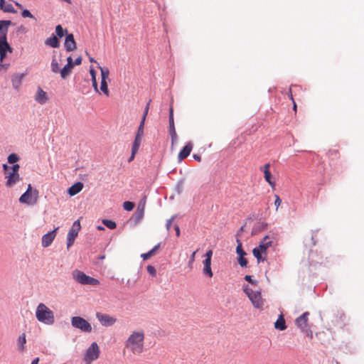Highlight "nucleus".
<instances>
[{
	"instance_id": "obj_1",
	"label": "nucleus",
	"mask_w": 364,
	"mask_h": 364,
	"mask_svg": "<svg viewBox=\"0 0 364 364\" xmlns=\"http://www.w3.org/2000/svg\"><path fill=\"white\" fill-rule=\"evenodd\" d=\"M145 333L143 329L134 331L127 338L124 348L132 354L139 355L145 350L144 348Z\"/></svg>"
},
{
	"instance_id": "obj_2",
	"label": "nucleus",
	"mask_w": 364,
	"mask_h": 364,
	"mask_svg": "<svg viewBox=\"0 0 364 364\" xmlns=\"http://www.w3.org/2000/svg\"><path fill=\"white\" fill-rule=\"evenodd\" d=\"M36 316L38 321L47 325H52L55 321L53 312L43 303L38 305Z\"/></svg>"
},
{
	"instance_id": "obj_3",
	"label": "nucleus",
	"mask_w": 364,
	"mask_h": 364,
	"mask_svg": "<svg viewBox=\"0 0 364 364\" xmlns=\"http://www.w3.org/2000/svg\"><path fill=\"white\" fill-rule=\"evenodd\" d=\"M272 245V239L266 235L259 242L258 247H255L252 254L257 259V262H264L266 260L267 251Z\"/></svg>"
},
{
	"instance_id": "obj_4",
	"label": "nucleus",
	"mask_w": 364,
	"mask_h": 364,
	"mask_svg": "<svg viewBox=\"0 0 364 364\" xmlns=\"http://www.w3.org/2000/svg\"><path fill=\"white\" fill-rule=\"evenodd\" d=\"M38 198V191L33 189L31 185L28 186L26 191L23 193L19 198L21 203L27 204L28 205H33L36 204Z\"/></svg>"
},
{
	"instance_id": "obj_5",
	"label": "nucleus",
	"mask_w": 364,
	"mask_h": 364,
	"mask_svg": "<svg viewBox=\"0 0 364 364\" xmlns=\"http://www.w3.org/2000/svg\"><path fill=\"white\" fill-rule=\"evenodd\" d=\"M72 276L73 279L80 284L97 286L100 284L98 279L91 277L78 269L74 270L72 273Z\"/></svg>"
},
{
	"instance_id": "obj_6",
	"label": "nucleus",
	"mask_w": 364,
	"mask_h": 364,
	"mask_svg": "<svg viewBox=\"0 0 364 364\" xmlns=\"http://www.w3.org/2000/svg\"><path fill=\"white\" fill-rule=\"evenodd\" d=\"M244 291L248 296L249 299L251 301L254 307L260 309L263 306L264 300L262 297L260 291H254L247 286L244 288Z\"/></svg>"
},
{
	"instance_id": "obj_7",
	"label": "nucleus",
	"mask_w": 364,
	"mask_h": 364,
	"mask_svg": "<svg viewBox=\"0 0 364 364\" xmlns=\"http://www.w3.org/2000/svg\"><path fill=\"white\" fill-rule=\"evenodd\" d=\"M71 324L82 332L90 333L92 330L91 324L80 316H73L71 318Z\"/></svg>"
},
{
	"instance_id": "obj_8",
	"label": "nucleus",
	"mask_w": 364,
	"mask_h": 364,
	"mask_svg": "<svg viewBox=\"0 0 364 364\" xmlns=\"http://www.w3.org/2000/svg\"><path fill=\"white\" fill-rule=\"evenodd\" d=\"M81 225L80 220L75 221L72 225V228L69 230L67 235V248L69 249L74 243L75 238L77 237L79 231L80 230Z\"/></svg>"
},
{
	"instance_id": "obj_9",
	"label": "nucleus",
	"mask_w": 364,
	"mask_h": 364,
	"mask_svg": "<svg viewBox=\"0 0 364 364\" xmlns=\"http://www.w3.org/2000/svg\"><path fill=\"white\" fill-rule=\"evenodd\" d=\"M6 178L5 185L7 188H11L16 185L21 179L18 173H14L7 169H3Z\"/></svg>"
},
{
	"instance_id": "obj_10",
	"label": "nucleus",
	"mask_w": 364,
	"mask_h": 364,
	"mask_svg": "<svg viewBox=\"0 0 364 364\" xmlns=\"http://www.w3.org/2000/svg\"><path fill=\"white\" fill-rule=\"evenodd\" d=\"M96 318L102 326L106 327L114 325L117 321L116 317L101 312L96 313Z\"/></svg>"
},
{
	"instance_id": "obj_11",
	"label": "nucleus",
	"mask_w": 364,
	"mask_h": 364,
	"mask_svg": "<svg viewBox=\"0 0 364 364\" xmlns=\"http://www.w3.org/2000/svg\"><path fill=\"white\" fill-rule=\"evenodd\" d=\"M212 256L213 251L211 250H209L208 251L206 252L205 255V259L203 261V273L209 278H211L213 276V273L211 269Z\"/></svg>"
},
{
	"instance_id": "obj_12",
	"label": "nucleus",
	"mask_w": 364,
	"mask_h": 364,
	"mask_svg": "<svg viewBox=\"0 0 364 364\" xmlns=\"http://www.w3.org/2000/svg\"><path fill=\"white\" fill-rule=\"evenodd\" d=\"M100 348L96 342H93L86 351L85 360L90 362L94 361L99 358Z\"/></svg>"
},
{
	"instance_id": "obj_13",
	"label": "nucleus",
	"mask_w": 364,
	"mask_h": 364,
	"mask_svg": "<svg viewBox=\"0 0 364 364\" xmlns=\"http://www.w3.org/2000/svg\"><path fill=\"white\" fill-rule=\"evenodd\" d=\"M7 50L10 52L12 51V48L10 47L9 44L6 40V33H4L2 36L0 37V60L3 61L4 58L6 55Z\"/></svg>"
},
{
	"instance_id": "obj_14",
	"label": "nucleus",
	"mask_w": 364,
	"mask_h": 364,
	"mask_svg": "<svg viewBox=\"0 0 364 364\" xmlns=\"http://www.w3.org/2000/svg\"><path fill=\"white\" fill-rule=\"evenodd\" d=\"M310 314L309 312H304L302 315L298 317L296 321V325L298 328H299L301 331L306 330L309 328V316Z\"/></svg>"
},
{
	"instance_id": "obj_15",
	"label": "nucleus",
	"mask_w": 364,
	"mask_h": 364,
	"mask_svg": "<svg viewBox=\"0 0 364 364\" xmlns=\"http://www.w3.org/2000/svg\"><path fill=\"white\" fill-rule=\"evenodd\" d=\"M58 229V228H56L42 237L41 245L43 247H47L51 245L55 237Z\"/></svg>"
},
{
	"instance_id": "obj_16",
	"label": "nucleus",
	"mask_w": 364,
	"mask_h": 364,
	"mask_svg": "<svg viewBox=\"0 0 364 364\" xmlns=\"http://www.w3.org/2000/svg\"><path fill=\"white\" fill-rule=\"evenodd\" d=\"M68 63L60 70V74L62 78L65 79L70 73L74 67L73 58L69 56L67 58Z\"/></svg>"
},
{
	"instance_id": "obj_17",
	"label": "nucleus",
	"mask_w": 364,
	"mask_h": 364,
	"mask_svg": "<svg viewBox=\"0 0 364 364\" xmlns=\"http://www.w3.org/2000/svg\"><path fill=\"white\" fill-rule=\"evenodd\" d=\"M64 46L66 50L68 52L73 51L76 49L77 46L73 34L69 33L66 35Z\"/></svg>"
},
{
	"instance_id": "obj_18",
	"label": "nucleus",
	"mask_w": 364,
	"mask_h": 364,
	"mask_svg": "<svg viewBox=\"0 0 364 364\" xmlns=\"http://www.w3.org/2000/svg\"><path fill=\"white\" fill-rule=\"evenodd\" d=\"M193 146V143L191 141L188 142L186 144L183 149L178 153V159L179 161H183L184 159L187 158L190 155Z\"/></svg>"
},
{
	"instance_id": "obj_19",
	"label": "nucleus",
	"mask_w": 364,
	"mask_h": 364,
	"mask_svg": "<svg viewBox=\"0 0 364 364\" xmlns=\"http://www.w3.org/2000/svg\"><path fill=\"white\" fill-rule=\"evenodd\" d=\"M25 77V74L23 73H16L12 75L11 77V82L13 87L18 90L21 86L22 80L23 77Z\"/></svg>"
},
{
	"instance_id": "obj_20",
	"label": "nucleus",
	"mask_w": 364,
	"mask_h": 364,
	"mask_svg": "<svg viewBox=\"0 0 364 364\" xmlns=\"http://www.w3.org/2000/svg\"><path fill=\"white\" fill-rule=\"evenodd\" d=\"M269 168H270V164H266L264 165L263 167H261L260 169L264 173V177L265 181L271 186H274V183L272 181V173H271V172L269 171Z\"/></svg>"
},
{
	"instance_id": "obj_21",
	"label": "nucleus",
	"mask_w": 364,
	"mask_h": 364,
	"mask_svg": "<svg viewBox=\"0 0 364 364\" xmlns=\"http://www.w3.org/2000/svg\"><path fill=\"white\" fill-rule=\"evenodd\" d=\"M145 203L139 204L135 213L133 215V219L135 223H138L144 217Z\"/></svg>"
},
{
	"instance_id": "obj_22",
	"label": "nucleus",
	"mask_w": 364,
	"mask_h": 364,
	"mask_svg": "<svg viewBox=\"0 0 364 364\" xmlns=\"http://www.w3.org/2000/svg\"><path fill=\"white\" fill-rule=\"evenodd\" d=\"M150 102H151V101H149L147 103V105H146V106L145 107L144 114V116L142 117L141 122V123H140V124L139 126V128H138L137 133H136V136H139L143 137L144 122H145V119H146V115L148 114Z\"/></svg>"
},
{
	"instance_id": "obj_23",
	"label": "nucleus",
	"mask_w": 364,
	"mask_h": 364,
	"mask_svg": "<svg viewBox=\"0 0 364 364\" xmlns=\"http://www.w3.org/2000/svg\"><path fill=\"white\" fill-rule=\"evenodd\" d=\"M35 100L36 102L41 105L45 104L48 100L46 92H44L41 87H38Z\"/></svg>"
},
{
	"instance_id": "obj_24",
	"label": "nucleus",
	"mask_w": 364,
	"mask_h": 364,
	"mask_svg": "<svg viewBox=\"0 0 364 364\" xmlns=\"http://www.w3.org/2000/svg\"><path fill=\"white\" fill-rule=\"evenodd\" d=\"M83 188V184L81 182H77L71 186L68 189V193L70 196H73L80 193Z\"/></svg>"
},
{
	"instance_id": "obj_25",
	"label": "nucleus",
	"mask_w": 364,
	"mask_h": 364,
	"mask_svg": "<svg viewBox=\"0 0 364 364\" xmlns=\"http://www.w3.org/2000/svg\"><path fill=\"white\" fill-rule=\"evenodd\" d=\"M0 10L6 13L16 14V11L10 4H6L5 0H0Z\"/></svg>"
},
{
	"instance_id": "obj_26",
	"label": "nucleus",
	"mask_w": 364,
	"mask_h": 364,
	"mask_svg": "<svg viewBox=\"0 0 364 364\" xmlns=\"http://www.w3.org/2000/svg\"><path fill=\"white\" fill-rule=\"evenodd\" d=\"M274 328L276 329H278V330H280V331H283V330H285L287 328L285 320H284V318L282 314H281L279 316V318H277V320L274 323Z\"/></svg>"
},
{
	"instance_id": "obj_27",
	"label": "nucleus",
	"mask_w": 364,
	"mask_h": 364,
	"mask_svg": "<svg viewBox=\"0 0 364 364\" xmlns=\"http://www.w3.org/2000/svg\"><path fill=\"white\" fill-rule=\"evenodd\" d=\"M45 44L52 48H58L60 46L59 41L57 36L53 35L51 37L47 38L45 41Z\"/></svg>"
},
{
	"instance_id": "obj_28",
	"label": "nucleus",
	"mask_w": 364,
	"mask_h": 364,
	"mask_svg": "<svg viewBox=\"0 0 364 364\" xmlns=\"http://www.w3.org/2000/svg\"><path fill=\"white\" fill-rule=\"evenodd\" d=\"M159 247H160V243L155 245L148 252L142 254L141 255V257L143 258L144 260H146V259H149L151 257L155 255L156 253L157 252V251L159 250Z\"/></svg>"
},
{
	"instance_id": "obj_29",
	"label": "nucleus",
	"mask_w": 364,
	"mask_h": 364,
	"mask_svg": "<svg viewBox=\"0 0 364 364\" xmlns=\"http://www.w3.org/2000/svg\"><path fill=\"white\" fill-rule=\"evenodd\" d=\"M11 24V21L9 20L0 21V32L2 31L3 34L7 33L8 27Z\"/></svg>"
},
{
	"instance_id": "obj_30",
	"label": "nucleus",
	"mask_w": 364,
	"mask_h": 364,
	"mask_svg": "<svg viewBox=\"0 0 364 364\" xmlns=\"http://www.w3.org/2000/svg\"><path fill=\"white\" fill-rule=\"evenodd\" d=\"M26 343V335H25V333H23L18 338V350L20 351L24 350Z\"/></svg>"
},
{
	"instance_id": "obj_31",
	"label": "nucleus",
	"mask_w": 364,
	"mask_h": 364,
	"mask_svg": "<svg viewBox=\"0 0 364 364\" xmlns=\"http://www.w3.org/2000/svg\"><path fill=\"white\" fill-rule=\"evenodd\" d=\"M50 67L52 72L54 73H58L60 72L59 63L55 58H53Z\"/></svg>"
},
{
	"instance_id": "obj_32",
	"label": "nucleus",
	"mask_w": 364,
	"mask_h": 364,
	"mask_svg": "<svg viewBox=\"0 0 364 364\" xmlns=\"http://www.w3.org/2000/svg\"><path fill=\"white\" fill-rule=\"evenodd\" d=\"M142 138L143 137L139 136H135L134 141L132 144V148L134 150V151H138L139 146L141 145V141H142Z\"/></svg>"
},
{
	"instance_id": "obj_33",
	"label": "nucleus",
	"mask_w": 364,
	"mask_h": 364,
	"mask_svg": "<svg viewBox=\"0 0 364 364\" xmlns=\"http://www.w3.org/2000/svg\"><path fill=\"white\" fill-rule=\"evenodd\" d=\"M99 69L100 70V72H101V78H102L101 80L107 81V80L109 77V71L108 68L99 66Z\"/></svg>"
},
{
	"instance_id": "obj_34",
	"label": "nucleus",
	"mask_w": 364,
	"mask_h": 364,
	"mask_svg": "<svg viewBox=\"0 0 364 364\" xmlns=\"http://www.w3.org/2000/svg\"><path fill=\"white\" fill-rule=\"evenodd\" d=\"M237 247H236V252L238 255V256H245L246 255V252L242 249V245L241 241L239 239H237Z\"/></svg>"
},
{
	"instance_id": "obj_35",
	"label": "nucleus",
	"mask_w": 364,
	"mask_h": 364,
	"mask_svg": "<svg viewBox=\"0 0 364 364\" xmlns=\"http://www.w3.org/2000/svg\"><path fill=\"white\" fill-rule=\"evenodd\" d=\"M100 90L106 95H109V91L107 87V82L105 80H101Z\"/></svg>"
},
{
	"instance_id": "obj_36",
	"label": "nucleus",
	"mask_w": 364,
	"mask_h": 364,
	"mask_svg": "<svg viewBox=\"0 0 364 364\" xmlns=\"http://www.w3.org/2000/svg\"><path fill=\"white\" fill-rule=\"evenodd\" d=\"M19 168H20V166L17 164H14L11 166H8L7 164H3V169H7V170L13 171L14 173H18Z\"/></svg>"
},
{
	"instance_id": "obj_37",
	"label": "nucleus",
	"mask_w": 364,
	"mask_h": 364,
	"mask_svg": "<svg viewBox=\"0 0 364 364\" xmlns=\"http://www.w3.org/2000/svg\"><path fill=\"white\" fill-rule=\"evenodd\" d=\"M102 223L106 226L108 228L111 229V230H113V229H115L116 227H117V224L114 221H112V220H107V219H104L102 220Z\"/></svg>"
},
{
	"instance_id": "obj_38",
	"label": "nucleus",
	"mask_w": 364,
	"mask_h": 364,
	"mask_svg": "<svg viewBox=\"0 0 364 364\" xmlns=\"http://www.w3.org/2000/svg\"><path fill=\"white\" fill-rule=\"evenodd\" d=\"M169 134L171 137L172 144L177 140V134L175 129V127H169Z\"/></svg>"
},
{
	"instance_id": "obj_39",
	"label": "nucleus",
	"mask_w": 364,
	"mask_h": 364,
	"mask_svg": "<svg viewBox=\"0 0 364 364\" xmlns=\"http://www.w3.org/2000/svg\"><path fill=\"white\" fill-rule=\"evenodd\" d=\"M123 208L124 210H126L127 211H131L134 208V204L130 201H125L123 203Z\"/></svg>"
},
{
	"instance_id": "obj_40",
	"label": "nucleus",
	"mask_w": 364,
	"mask_h": 364,
	"mask_svg": "<svg viewBox=\"0 0 364 364\" xmlns=\"http://www.w3.org/2000/svg\"><path fill=\"white\" fill-rule=\"evenodd\" d=\"M19 158L16 154H11L8 156V162L9 164H15L18 161Z\"/></svg>"
},
{
	"instance_id": "obj_41",
	"label": "nucleus",
	"mask_w": 364,
	"mask_h": 364,
	"mask_svg": "<svg viewBox=\"0 0 364 364\" xmlns=\"http://www.w3.org/2000/svg\"><path fill=\"white\" fill-rule=\"evenodd\" d=\"M327 155L331 157V158H333V157H338V155H339V153H338V151L336 149H331L328 150V151L327 152Z\"/></svg>"
},
{
	"instance_id": "obj_42",
	"label": "nucleus",
	"mask_w": 364,
	"mask_h": 364,
	"mask_svg": "<svg viewBox=\"0 0 364 364\" xmlns=\"http://www.w3.org/2000/svg\"><path fill=\"white\" fill-rule=\"evenodd\" d=\"M175 127L173 119V107H170L169 109V127Z\"/></svg>"
},
{
	"instance_id": "obj_43",
	"label": "nucleus",
	"mask_w": 364,
	"mask_h": 364,
	"mask_svg": "<svg viewBox=\"0 0 364 364\" xmlns=\"http://www.w3.org/2000/svg\"><path fill=\"white\" fill-rule=\"evenodd\" d=\"M288 96L289 97V99L291 100L292 102V104H293V109L295 111V112H296V108H297V106H296V104L294 101V97H293V94H292V90H291V88L290 87L289 90V92H288Z\"/></svg>"
},
{
	"instance_id": "obj_44",
	"label": "nucleus",
	"mask_w": 364,
	"mask_h": 364,
	"mask_svg": "<svg viewBox=\"0 0 364 364\" xmlns=\"http://www.w3.org/2000/svg\"><path fill=\"white\" fill-rule=\"evenodd\" d=\"M55 33L59 38H62L64 36V31L61 25H58L55 27Z\"/></svg>"
},
{
	"instance_id": "obj_45",
	"label": "nucleus",
	"mask_w": 364,
	"mask_h": 364,
	"mask_svg": "<svg viewBox=\"0 0 364 364\" xmlns=\"http://www.w3.org/2000/svg\"><path fill=\"white\" fill-rule=\"evenodd\" d=\"M21 16L23 18H34L33 14L28 9H23L21 12Z\"/></svg>"
},
{
	"instance_id": "obj_46",
	"label": "nucleus",
	"mask_w": 364,
	"mask_h": 364,
	"mask_svg": "<svg viewBox=\"0 0 364 364\" xmlns=\"http://www.w3.org/2000/svg\"><path fill=\"white\" fill-rule=\"evenodd\" d=\"M238 263L241 267H246L247 264V259L245 257V256H239Z\"/></svg>"
},
{
	"instance_id": "obj_47",
	"label": "nucleus",
	"mask_w": 364,
	"mask_h": 364,
	"mask_svg": "<svg viewBox=\"0 0 364 364\" xmlns=\"http://www.w3.org/2000/svg\"><path fill=\"white\" fill-rule=\"evenodd\" d=\"M147 272L149 274H151L152 277H155L156 274V271L154 267L151 265L147 266Z\"/></svg>"
},
{
	"instance_id": "obj_48",
	"label": "nucleus",
	"mask_w": 364,
	"mask_h": 364,
	"mask_svg": "<svg viewBox=\"0 0 364 364\" xmlns=\"http://www.w3.org/2000/svg\"><path fill=\"white\" fill-rule=\"evenodd\" d=\"M92 87L95 92H99L96 77H92Z\"/></svg>"
},
{
	"instance_id": "obj_49",
	"label": "nucleus",
	"mask_w": 364,
	"mask_h": 364,
	"mask_svg": "<svg viewBox=\"0 0 364 364\" xmlns=\"http://www.w3.org/2000/svg\"><path fill=\"white\" fill-rule=\"evenodd\" d=\"M92 87L95 92H99L96 77H92Z\"/></svg>"
},
{
	"instance_id": "obj_50",
	"label": "nucleus",
	"mask_w": 364,
	"mask_h": 364,
	"mask_svg": "<svg viewBox=\"0 0 364 364\" xmlns=\"http://www.w3.org/2000/svg\"><path fill=\"white\" fill-rule=\"evenodd\" d=\"M282 203V200L280 199L279 196L276 195L275 196V200H274V205L276 206V209L277 210L279 205Z\"/></svg>"
},
{
	"instance_id": "obj_51",
	"label": "nucleus",
	"mask_w": 364,
	"mask_h": 364,
	"mask_svg": "<svg viewBox=\"0 0 364 364\" xmlns=\"http://www.w3.org/2000/svg\"><path fill=\"white\" fill-rule=\"evenodd\" d=\"M303 332L306 333V336H309L311 339L313 338V332L310 328L303 331Z\"/></svg>"
},
{
	"instance_id": "obj_52",
	"label": "nucleus",
	"mask_w": 364,
	"mask_h": 364,
	"mask_svg": "<svg viewBox=\"0 0 364 364\" xmlns=\"http://www.w3.org/2000/svg\"><path fill=\"white\" fill-rule=\"evenodd\" d=\"M245 279L247 282H250V283H251V284H257V282L253 281V280L252 279V277H251L250 275H246V276L245 277Z\"/></svg>"
},
{
	"instance_id": "obj_53",
	"label": "nucleus",
	"mask_w": 364,
	"mask_h": 364,
	"mask_svg": "<svg viewBox=\"0 0 364 364\" xmlns=\"http://www.w3.org/2000/svg\"><path fill=\"white\" fill-rule=\"evenodd\" d=\"M138 151H134L132 149V154H131V156L128 159V161L129 162H131L132 160H134V157H135V155L137 153Z\"/></svg>"
},
{
	"instance_id": "obj_54",
	"label": "nucleus",
	"mask_w": 364,
	"mask_h": 364,
	"mask_svg": "<svg viewBox=\"0 0 364 364\" xmlns=\"http://www.w3.org/2000/svg\"><path fill=\"white\" fill-rule=\"evenodd\" d=\"M197 252H198V250L191 254L190 262H189V265H191L195 261V257H196V254Z\"/></svg>"
},
{
	"instance_id": "obj_55",
	"label": "nucleus",
	"mask_w": 364,
	"mask_h": 364,
	"mask_svg": "<svg viewBox=\"0 0 364 364\" xmlns=\"http://www.w3.org/2000/svg\"><path fill=\"white\" fill-rule=\"evenodd\" d=\"M172 221H173V218H171V219L167 220L166 224V227L167 230H170V228L171 227Z\"/></svg>"
},
{
	"instance_id": "obj_56",
	"label": "nucleus",
	"mask_w": 364,
	"mask_h": 364,
	"mask_svg": "<svg viewBox=\"0 0 364 364\" xmlns=\"http://www.w3.org/2000/svg\"><path fill=\"white\" fill-rule=\"evenodd\" d=\"M82 63V57L81 56H79L78 58H77L75 60V62L73 63L74 65H79Z\"/></svg>"
},
{
	"instance_id": "obj_57",
	"label": "nucleus",
	"mask_w": 364,
	"mask_h": 364,
	"mask_svg": "<svg viewBox=\"0 0 364 364\" xmlns=\"http://www.w3.org/2000/svg\"><path fill=\"white\" fill-rule=\"evenodd\" d=\"M90 73L91 77H96V72L92 67H90Z\"/></svg>"
},
{
	"instance_id": "obj_58",
	"label": "nucleus",
	"mask_w": 364,
	"mask_h": 364,
	"mask_svg": "<svg viewBox=\"0 0 364 364\" xmlns=\"http://www.w3.org/2000/svg\"><path fill=\"white\" fill-rule=\"evenodd\" d=\"M175 230H176V236L178 237L180 235V228H179L178 225L175 226Z\"/></svg>"
},
{
	"instance_id": "obj_59",
	"label": "nucleus",
	"mask_w": 364,
	"mask_h": 364,
	"mask_svg": "<svg viewBox=\"0 0 364 364\" xmlns=\"http://www.w3.org/2000/svg\"><path fill=\"white\" fill-rule=\"evenodd\" d=\"M8 68V65H4V64H2L0 63V71L2 70V69H4L5 70H6Z\"/></svg>"
},
{
	"instance_id": "obj_60",
	"label": "nucleus",
	"mask_w": 364,
	"mask_h": 364,
	"mask_svg": "<svg viewBox=\"0 0 364 364\" xmlns=\"http://www.w3.org/2000/svg\"><path fill=\"white\" fill-rule=\"evenodd\" d=\"M193 157L194 158V159H196L198 161H201V157L200 156H198V155L194 154L193 156Z\"/></svg>"
},
{
	"instance_id": "obj_61",
	"label": "nucleus",
	"mask_w": 364,
	"mask_h": 364,
	"mask_svg": "<svg viewBox=\"0 0 364 364\" xmlns=\"http://www.w3.org/2000/svg\"><path fill=\"white\" fill-rule=\"evenodd\" d=\"M38 362H39V358H35V359L32 361L31 364H38Z\"/></svg>"
},
{
	"instance_id": "obj_62",
	"label": "nucleus",
	"mask_w": 364,
	"mask_h": 364,
	"mask_svg": "<svg viewBox=\"0 0 364 364\" xmlns=\"http://www.w3.org/2000/svg\"><path fill=\"white\" fill-rule=\"evenodd\" d=\"M15 4L19 8V9H22L23 8V6L19 4L18 2H15Z\"/></svg>"
},
{
	"instance_id": "obj_63",
	"label": "nucleus",
	"mask_w": 364,
	"mask_h": 364,
	"mask_svg": "<svg viewBox=\"0 0 364 364\" xmlns=\"http://www.w3.org/2000/svg\"><path fill=\"white\" fill-rule=\"evenodd\" d=\"M97 229L100 230H104L105 228L102 227V226H97Z\"/></svg>"
},
{
	"instance_id": "obj_64",
	"label": "nucleus",
	"mask_w": 364,
	"mask_h": 364,
	"mask_svg": "<svg viewBox=\"0 0 364 364\" xmlns=\"http://www.w3.org/2000/svg\"><path fill=\"white\" fill-rule=\"evenodd\" d=\"M90 62H96V61L94 60V58H92V57H90Z\"/></svg>"
}]
</instances>
